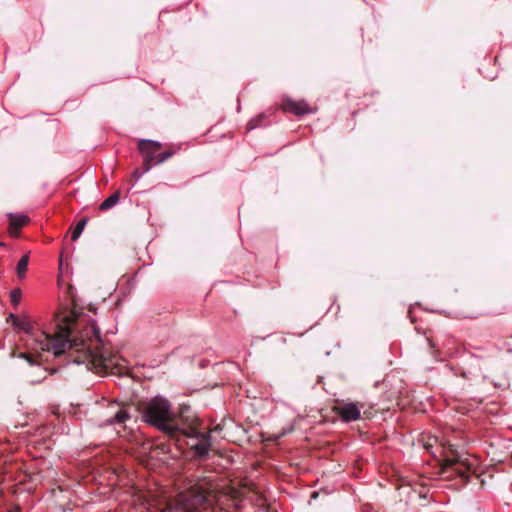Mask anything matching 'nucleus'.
<instances>
[{
  "mask_svg": "<svg viewBox=\"0 0 512 512\" xmlns=\"http://www.w3.org/2000/svg\"><path fill=\"white\" fill-rule=\"evenodd\" d=\"M77 318L78 314L74 310L58 314L55 334H43L42 340L35 339L36 353L20 352L18 357L30 365H36L42 361L43 356L38 350L52 351L55 357L66 355L70 362L85 364L88 370L99 375H125L127 367L119 362L117 354L104 346L95 323L82 326Z\"/></svg>",
  "mask_w": 512,
  "mask_h": 512,
  "instance_id": "nucleus-1",
  "label": "nucleus"
},
{
  "mask_svg": "<svg viewBox=\"0 0 512 512\" xmlns=\"http://www.w3.org/2000/svg\"><path fill=\"white\" fill-rule=\"evenodd\" d=\"M139 412L143 421L156 427L170 438L179 440L180 436L196 439L191 444L194 456L199 459L207 457L212 446L210 432L200 430L201 420L189 406L183 405L175 415L171 411L168 400L155 397L139 405Z\"/></svg>",
  "mask_w": 512,
  "mask_h": 512,
  "instance_id": "nucleus-2",
  "label": "nucleus"
},
{
  "mask_svg": "<svg viewBox=\"0 0 512 512\" xmlns=\"http://www.w3.org/2000/svg\"><path fill=\"white\" fill-rule=\"evenodd\" d=\"M441 457L439 474L443 479L451 480L459 478L461 485H465L470 481L471 476H476L472 465L467 459H463L453 445H449L448 449L441 446L438 447Z\"/></svg>",
  "mask_w": 512,
  "mask_h": 512,
  "instance_id": "nucleus-3",
  "label": "nucleus"
},
{
  "mask_svg": "<svg viewBox=\"0 0 512 512\" xmlns=\"http://www.w3.org/2000/svg\"><path fill=\"white\" fill-rule=\"evenodd\" d=\"M162 148L163 144L159 141L140 139L137 143V149L143 160V170L139 172V170L136 169L133 175L140 177L152 167L162 164L173 157L180 150V146L174 145L166 146L164 150H162Z\"/></svg>",
  "mask_w": 512,
  "mask_h": 512,
  "instance_id": "nucleus-4",
  "label": "nucleus"
},
{
  "mask_svg": "<svg viewBox=\"0 0 512 512\" xmlns=\"http://www.w3.org/2000/svg\"><path fill=\"white\" fill-rule=\"evenodd\" d=\"M208 503L207 492L198 486H193L181 492L173 500H168L160 512H196Z\"/></svg>",
  "mask_w": 512,
  "mask_h": 512,
  "instance_id": "nucleus-5",
  "label": "nucleus"
},
{
  "mask_svg": "<svg viewBox=\"0 0 512 512\" xmlns=\"http://www.w3.org/2000/svg\"><path fill=\"white\" fill-rule=\"evenodd\" d=\"M277 111L281 110L285 114H292L296 117L315 114L317 112L316 106H311L306 100H295L290 96L284 95L281 97Z\"/></svg>",
  "mask_w": 512,
  "mask_h": 512,
  "instance_id": "nucleus-6",
  "label": "nucleus"
},
{
  "mask_svg": "<svg viewBox=\"0 0 512 512\" xmlns=\"http://www.w3.org/2000/svg\"><path fill=\"white\" fill-rule=\"evenodd\" d=\"M277 122V108L269 107L265 111L250 119L246 125V130L251 131L258 128H266Z\"/></svg>",
  "mask_w": 512,
  "mask_h": 512,
  "instance_id": "nucleus-7",
  "label": "nucleus"
},
{
  "mask_svg": "<svg viewBox=\"0 0 512 512\" xmlns=\"http://www.w3.org/2000/svg\"><path fill=\"white\" fill-rule=\"evenodd\" d=\"M332 411L344 422H352L360 418V407L355 403L336 400V404L332 407Z\"/></svg>",
  "mask_w": 512,
  "mask_h": 512,
  "instance_id": "nucleus-8",
  "label": "nucleus"
},
{
  "mask_svg": "<svg viewBox=\"0 0 512 512\" xmlns=\"http://www.w3.org/2000/svg\"><path fill=\"white\" fill-rule=\"evenodd\" d=\"M8 221V233L12 237H18L20 235V230L29 224L30 218L26 214L22 213H7L6 214Z\"/></svg>",
  "mask_w": 512,
  "mask_h": 512,
  "instance_id": "nucleus-9",
  "label": "nucleus"
},
{
  "mask_svg": "<svg viewBox=\"0 0 512 512\" xmlns=\"http://www.w3.org/2000/svg\"><path fill=\"white\" fill-rule=\"evenodd\" d=\"M7 320L10 321L15 328L24 331L26 334L31 336L35 334L34 325L27 316L18 317L14 314H10Z\"/></svg>",
  "mask_w": 512,
  "mask_h": 512,
  "instance_id": "nucleus-10",
  "label": "nucleus"
},
{
  "mask_svg": "<svg viewBox=\"0 0 512 512\" xmlns=\"http://www.w3.org/2000/svg\"><path fill=\"white\" fill-rule=\"evenodd\" d=\"M116 407L118 408L117 411L113 416L106 420L107 424L122 425L130 418V415L125 407H119L118 405H116Z\"/></svg>",
  "mask_w": 512,
  "mask_h": 512,
  "instance_id": "nucleus-11",
  "label": "nucleus"
},
{
  "mask_svg": "<svg viewBox=\"0 0 512 512\" xmlns=\"http://www.w3.org/2000/svg\"><path fill=\"white\" fill-rule=\"evenodd\" d=\"M361 36L363 39V47L371 48L373 44V37L377 38V27L368 26L366 32L364 29H361Z\"/></svg>",
  "mask_w": 512,
  "mask_h": 512,
  "instance_id": "nucleus-12",
  "label": "nucleus"
},
{
  "mask_svg": "<svg viewBox=\"0 0 512 512\" xmlns=\"http://www.w3.org/2000/svg\"><path fill=\"white\" fill-rule=\"evenodd\" d=\"M88 221H89V218L84 217L77 223V225L74 227V229L72 230V233H71L72 241L78 240V238L80 237L81 233L83 232L85 226L87 225Z\"/></svg>",
  "mask_w": 512,
  "mask_h": 512,
  "instance_id": "nucleus-13",
  "label": "nucleus"
},
{
  "mask_svg": "<svg viewBox=\"0 0 512 512\" xmlns=\"http://www.w3.org/2000/svg\"><path fill=\"white\" fill-rule=\"evenodd\" d=\"M119 202V194H111L104 202L99 205L100 211H106Z\"/></svg>",
  "mask_w": 512,
  "mask_h": 512,
  "instance_id": "nucleus-14",
  "label": "nucleus"
},
{
  "mask_svg": "<svg viewBox=\"0 0 512 512\" xmlns=\"http://www.w3.org/2000/svg\"><path fill=\"white\" fill-rule=\"evenodd\" d=\"M28 264H29V256L28 255L22 256L21 259L19 260V262L17 264V268H16L17 275L20 278H23L25 276Z\"/></svg>",
  "mask_w": 512,
  "mask_h": 512,
  "instance_id": "nucleus-15",
  "label": "nucleus"
},
{
  "mask_svg": "<svg viewBox=\"0 0 512 512\" xmlns=\"http://www.w3.org/2000/svg\"><path fill=\"white\" fill-rule=\"evenodd\" d=\"M21 295H22V293L19 288L12 290L10 293L11 303L13 305L17 306L20 303Z\"/></svg>",
  "mask_w": 512,
  "mask_h": 512,
  "instance_id": "nucleus-16",
  "label": "nucleus"
},
{
  "mask_svg": "<svg viewBox=\"0 0 512 512\" xmlns=\"http://www.w3.org/2000/svg\"><path fill=\"white\" fill-rule=\"evenodd\" d=\"M438 442V439L437 438H429V440L427 441V443L424 444V448L430 452L431 454L435 455V453L432 451V448L434 447V444H436Z\"/></svg>",
  "mask_w": 512,
  "mask_h": 512,
  "instance_id": "nucleus-17",
  "label": "nucleus"
},
{
  "mask_svg": "<svg viewBox=\"0 0 512 512\" xmlns=\"http://www.w3.org/2000/svg\"><path fill=\"white\" fill-rule=\"evenodd\" d=\"M221 429H222L221 425H217V426L213 429V431L218 432V431H220Z\"/></svg>",
  "mask_w": 512,
  "mask_h": 512,
  "instance_id": "nucleus-18",
  "label": "nucleus"
},
{
  "mask_svg": "<svg viewBox=\"0 0 512 512\" xmlns=\"http://www.w3.org/2000/svg\"><path fill=\"white\" fill-rule=\"evenodd\" d=\"M429 343H430V346L433 348L434 344H433L432 340H429Z\"/></svg>",
  "mask_w": 512,
  "mask_h": 512,
  "instance_id": "nucleus-19",
  "label": "nucleus"
},
{
  "mask_svg": "<svg viewBox=\"0 0 512 512\" xmlns=\"http://www.w3.org/2000/svg\"><path fill=\"white\" fill-rule=\"evenodd\" d=\"M0 246H4V243H3V242H0Z\"/></svg>",
  "mask_w": 512,
  "mask_h": 512,
  "instance_id": "nucleus-20",
  "label": "nucleus"
}]
</instances>
